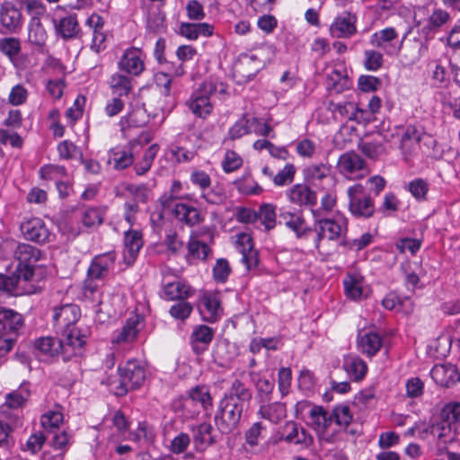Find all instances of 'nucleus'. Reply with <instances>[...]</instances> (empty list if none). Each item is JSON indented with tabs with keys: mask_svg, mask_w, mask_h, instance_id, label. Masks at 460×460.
Listing matches in <instances>:
<instances>
[{
	"mask_svg": "<svg viewBox=\"0 0 460 460\" xmlns=\"http://www.w3.org/2000/svg\"><path fill=\"white\" fill-rule=\"evenodd\" d=\"M80 317L81 310L75 304H65L53 308L52 321L58 332L66 341L70 340L75 345L80 343V348L84 350L90 330L86 326H76Z\"/></svg>",
	"mask_w": 460,
	"mask_h": 460,
	"instance_id": "f257e3e1",
	"label": "nucleus"
},
{
	"mask_svg": "<svg viewBox=\"0 0 460 460\" xmlns=\"http://www.w3.org/2000/svg\"><path fill=\"white\" fill-rule=\"evenodd\" d=\"M432 433L444 444L457 438L460 435V402H451L444 405L439 420L432 426Z\"/></svg>",
	"mask_w": 460,
	"mask_h": 460,
	"instance_id": "f03ea898",
	"label": "nucleus"
},
{
	"mask_svg": "<svg viewBox=\"0 0 460 460\" xmlns=\"http://www.w3.org/2000/svg\"><path fill=\"white\" fill-rule=\"evenodd\" d=\"M217 91L224 93L226 92L224 84L207 80L191 93L186 102V105L196 117L206 119L214 109L212 97Z\"/></svg>",
	"mask_w": 460,
	"mask_h": 460,
	"instance_id": "7ed1b4c3",
	"label": "nucleus"
},
{
	"mask_svg": "<svg viewBox=\"0 0 460 460\" xmlns=\"http://www.w3.org/2000/svg\"><path fill=\"white\" fill-rule=\"evenodd\" d=\"M244 406L234 402L232 397H224L215 415V423L220 432L228 434L235 429L240 422Z\"/></svg>",
	"mask_w": 460,
	"mask_h": 460,
	"instance_id": "20e7f679",
	"label": "nucleus"
},
{
	"mask_svg": "<svg viewBox=\"0 0 460 460\" xmlns=\"http://www.w3.org/2000/svg\"><path fill=\"white\" fill-rule=\"evenodd\" d=\"M119 385L114 387L117 396H123L129 390L138 389L146 381V373L145 367L137 360H128L119 368Z\"/></svg>",
	"mask_w": 460,
	"mask_h": 460,
	"instance_id": "39448f33",
	"label": "nucleus"
},
{
	"mask_svg": "<svg viewBox=\"0 0 460 460\" xmlns=\"http://www.w3.org/2000/svg\"><path fill=\"white\" fill-rule=\"evenodd\" d=\"M35 347L43 354L50 357L61 353L64 360L82 356L84 353V349L80 348V343L75 345L73 341H66V338L62 336L60 339L53 337L40 338L35 341Z\"/></svg>",
	"mask_w": 460,
	"mask_h": 460,
	"instance_id": "423d86ee",
	"label": "nucleus"
},
{
	"mask_svg": "<svg viewBox=\"0 0 460 460\" xmlns=\"http://www.w3.org/2000/svg\"><path fill=\"white\" fill-rule=\"evenodd\" d=\"M347 194L349 197V209L350 213L358 217H370L375 212V205L370 196L367 195L362 184L350 186Z\"/></svg>",
	"mask_w": 460,
	"mask_h": 460,
	"instance_id": "0eeeda50",
	"label": "nucleus"
},
{
	"mask_svg": "<svg viewBox=\"0 0 460 460\" xmlns=\"http://www.w3.org/2000/svg\"><path fill=\"white\" fill-rule=\"evenodd\" d=\"M31 281L27 272L22 275L15 270L11 275L0 273V291L15 296L33 294L36 288Z\"/></svg>",
	"mask_w": 460,
	"mask_h": 460,
	"instance_id": "6e6552de",
	"label": "nucleus"
},
{
	"mask_svg": "<svg viewBox=\"0 0 460 460\" xmlns=\"http://www.w3.org/2000/svg\"><path fill=\"white\" fill-rule=\"evenodd\" d=\"M41 256L40 251L29 244L19 243L14 250V259L17 261L16 270L23 275L28 273V279H32L34 276V268Z\"/></svg>",
	"mask_w": 460,
	"mask_h": 460,
	"instance_id": "1a4fd4ad",
	"label": "nucleus"
},
{
	"mask_svg": "<svg viewBox=\"0 0 460 460\" xmlns=\"http://www.w3.org/2000/svg\"><path fill=\"white\" fill-rule=\"evenodd\" d=\"M315 230L317 232L316 243L323 239L337 240L346 234L348 229L347 219L339 217L337 218H320L316 220Z\"/></svg>",
	"mask_w": 460,
	"mask_h": 460,
	"instance_id": "9d476101",
	"label": "nucleus"
},
{
	"mask_svg": "<svg viewBox=\"0 0 460 460\" xmlns=\"http://www.w3.org/2000/svg\"><path fill=\"white\" fill-rule=\"evenodd\" d=\"M190 181L192 185L199 189L201 198L208 203L218 204L224 200L225 195L222 191L216 190H208L211 186L212 181L209 174L205 171L193 169L190 175Z\"/></svg>",
	"mask_w": 460,
	"mask_h": 460,
	"instance_id": "9b49d317",
	"label": "nucleus"
},
{
	"mask_svg": "<svg viewBox=\"0 0 460 460\" xmlns=\"http://www.w3.org/2000/svg\"><path fill=\"white\" fill-rule=\"evenodd\" d=\"M141 146L140 141L132 140L127 146L115 147L109 152V164L115 170H124L133 164L137 148Z\"/></svg>",
	"mask_w": 460,
	"mask_h": 460,
	"instance_id": "f8f14e48",
	"label": "nucleus"
},
{
	"mask_svg": "<svg viewBox=\"0 0 460 460\" xmlns=\"http://www.w3.org/2000/svg\"><path fill=\"white\" fill-rule=\"evenodd\" d=\"M286 196L297 207L314 208L317 204V193L305 183H296L287 190Z\"/></svg>",
	"mask_w": 460,
	"mask_h": 460,
	"instance_id": "ddd939ff",
	"label": "nucleus"
},
{
	"mask_svg": "<svg viewBox=\"0 0 460 460\" xmlns=\"http://www.w3.org/2000/svg\"><path fill=\"white\" fill-rule=\"evenodd\" d=\"M21 231L26 240L45 243L50 241L51 234L41 218L33 217L21 225Z\"/></svg>",
	"mask_w": 460,
	"mask_h": 460,
	"instance_id": "4468645a",
	"label": "nucleus"
},
{
	"mask_svg": "<svg viewBox=\"0 0 460 460\" xmlns=\"http://www.w3.org/2000/svg\"><path fill=\"white\" fill-rule=\"evenodd\" d=\"M194 294V289L187 282L175 278L172 280H163L162 298L168 301L185 300Z\"/></svg>",
	"mask_w": 460,
	"mask_h": 460,
	"instance_id": "2eb2a0df",
	"label": "nucleus"
},
{
	"mask_svg": "<svg viewBox=\"0 0 460 460\" xmlns=\"http://www.w3.org/2000/svg\"><path fill=\"white\" fill-rule=\"evenodd\" d=\"M0 24L7 33H15L22 25V14L19 8L10 1L0 5Z\"/></svg>",
	"mask_w": 460,
	"mask_h": 460,
	"instance_id": "dca6fc26",
	"label": "nucleus"
},
{
	"mask_svg": "<svg viewBox=\"0 0 460 460\" xmlns=\"http://www.w3.org/2000/svg\"><path fill=\"white\" fill-rule=\"evenodd\" d=\"M357 18L350 13L338 15L330 25L329 31L332 38L347 39L357 33Z\"/></svg>",
	"mask_w": 460,
	"mask_h": 460,
	"instance_id": "f3484780",
	"label": "nucleus"
},
{
	"mask_svg": "<svg viewBox=\"0 0 460 460\" xmlns=\"http://www.w3.org/2000/svg\"><path fill=\"white\" fill-rule=\"evenodd\" d=\"M383 346L382 336L372 330H363L358 333V350L371 358L376 355Z\"/></svg>",
	"mask_w": 460,
	"mask_h": 460,
	"instance_id": "a211bd4d",
	"label": "nucleus"
},
{
	"mask_svg": "<svg viewBox=\"0 0 460 460\" xmlns=\"http://www.w3.org/2000/svg\"><path fill=\"white\" fill-rule=\"evenodd\" d=\"M116 255L112 252L96 255L87 270V276L97 280L105 279L110 270L114 267Z\"/></svg>",
	"mask_w": 460,
	"mask_h": 460,
	"instance_id": "6ab92c4d",
	"label": "nucleus"
},
{
	"mask_svg": "<svg viewBox=\"0 0 460 460\" xmlns=\"http://www.w3.org/2000/svg\"><path fill=\"white\" fill-rule=\"evenodd\" d=\"M338 167L341 173L348 177L361 172L354 177L361 178L364 172H367L365 161L359 155L354 152H348L341 155L338 161Z\"/></svg>",
	"mask_w": 460,
	"mask_h": 460,
	"instance_id": "aec40b11",
	"label": "nucleus"
},
{
	"mask_svg": "<svg viewBox=\"0 0 460 460\" xmlns=\"http://www.w3.org/2000/svg\"><path fill=\"white\" fill-rule=\"evenodd\" d=\"M143 234L137 229L128 228L124 232V261L127 264H132L143 247Z\"/></svg>",
	"mask_w": 460,
	"mask_h": 460,
	"instance_id": "412c9836",
	"label": "nucleus"
},
{
	"mask_svg": "<svg viewBox=\"0 0 460 460\" xmlns=\"http://www.w3.org/2000/svg\"><path fill=\"white\" fill-rule=\"evenodd\" d=\"M236 248L242 253V262L248 270L257 267L259 263L258 252L253 248L252 239L247 234H240L236 239Z\"/></svg>",
	"mask_w": 460,
	"mask_h": 460,
	"instance_id": "4be33fe9",
	"label": "nucleus"
},
{
	"mask_svg": "<svg viewBox=\"0 0 460 460\" xmlns=\"http://www.w3.org/2000/svg\"><path fill=\"white\" fill-rule=\"evenodd\" d=\"M397 39L396 30L393 27H387L372 34L369 42L372 46L384 50L386 55L392 56L396 50L394 42Z\"/></svg>",
	"mask_w": 460,
	"mask_h": 460,
	"instance_id": "5701e85b",
	"label": "nucleus"
},
{
	"mask_svg": "<svg viewBox=\"0 0 460 460\" xmlns=\"http://www.w3.org/2000/svg\"><path fill=\"white\" fill-rule=\"evenodd\" d=\"M23 320L22 314L13 309L0 307V334L17 336L22 328Z\"/></svg>",
	"mask_w": 460,
	"mask_h": 460,
	"instance_id": "b1692460",
	"label": "nucleus"
},
{
	"mask_svg": "<svg viewBox=\"0 0 460 460\" xmlns=\"http://www.w3.org/2000/svg\"><path fill=\"white\" fill-rule=\"evenodd\" d=\"M434 382L441 386L449 387L460 379L456 367L452 364L436 365L430 370Z\"/></svg>",
	"mask_w": 460,
	"mask_h": 460,
	"instance_id": "393cba45",
	"label": "nucleus"
},
{
	"mask_svg": "<svg viewBox=\"0 0 460 460\" xmlns=\"http://www.w3.org/2000/svg\"><path fill=\"white\" fill-rule=\"evenodd\" d=\"M139 323L138 315L128 318L121 329L113 332L111 342L120 345L135 341L139 332Z\"/></svg>",
	"mask_w": 460,
	"mask_h": 460,
	"instance_id": "a878e982",
	"label": "nucleus"
},
{
	"mask_svg": "<svg viewBox=\"0 0 460 460\" xmlns=\"http://www.w3.org/2000/svg\"><path fill=\"white\" fill-rule=\"evenodd\" d=\"M142 55L137 49L127 50L119 62V69L132 75H139L145 68Z\"/></svg>",
	"mask_w": 460,
	"mask_h": 460,
	"instance_id": "bb28decb",
	"label": "nucleus"
},
{
	"mask_svg": "<svg viewBox=\"0 0 460 460\" xmlns=\"http://www.w3.org/2000/svg\"><path fill=\"white\" fill-rule=\"evenodd\" d=\"M202 307L199 313L206 322L215 323L223 314L221 301L217 294H206L202 297Z\"/></svg>",
	"mask_w": 460,
	"mask_h": 460,
	"instance_id": "cd10ccee",
	"label": "nucleus"
},
{
	"mask_svg": "<svg viewBox=\"0 0 460 460\" xmlns=\"http://www.w3.org/2000/svg\"><path fill=\"white\" fill-rule=\"evenodd\" d=\"M214 330L204 324L198 325L194 328L190 339L195 354L200 355L208 349V345L214 338Z\"/></svg>",
	"mask_w": 460,
	"mask_h": 460,
	"instance_id": "c85d7f7f",
	"label": "nucleus"
},
{
	"mask_svg": "<svg viewBox=\"0 0 460 460\" xmlns=\"http://www.w3.org/2000/svg\"><path fill=\"white\" fill-rule=\"evenodd\" d=\"M175 218L188 226H194L203 221L200 211L192 206L184 203H176L172 208Z\"/></svg>",
	"mask_w": 460,
	"mask_h": 460,
	"instance_id": "c756f323",
	"label": "nucleus"
},
{
	"mask_svg": "<svg viewBox=\"0 0 460 460\" xmlns=\"http://www.w3.org/2000/svg\"><path fill=\"white\" fill-rule=\"evenodd\" d=\"M31 395L30 385L28 383H22L20 387L5 395V402L1 406L3 413H7L8 410H17L24 406Z\"/></svg>",
	"mask_w": 460,
	"mask_h": 460,
	"instance_id": "7c9ffc66",
	"label": "nucleus"
},
{
	"mask_svg": "<svg viewBox=\"0 0 460 460\" xmlns=\"http://www.w3.org/2000/svg\"><path fill=\"white\" fill-rule=\"evenodd\" d=\"M284 439L289 443L308 447L313 443V438L297 423L288 421L284 427Z\"/></svg>",
	"mask_w": 460,
	"mask_h": 460,
	"instance_id": "2f4dec72",
	"label": "nucleus"
},
{
	"mask_svg": "<svg viewBox=\"0 0 460 460\" xmlns=\"http://www.w3.org/2000/svg\"><path fill=\"white\" fill-rule=\"evenodd\" d=\"M258 415L271 423L277 424L287 416L286 404L279 402H260Z\"/></svg>",
	"mask_w": 460,
	"mask_h": 460,
	"instance_id": "473e14b6",
	"label": "nucleus"
},
{
	"mask_svg": "<svg viewBox=\"0 0 460 460\" xmlns=\"http://www.w3.org/2000/svg\"><path fill=\"white\" fill-rule=\"evenodd\" d=\"M279 223L284 224L293 231L297 237L303 236L306 232L305 218L301 212H291L281 209L279 212Z\"/></svg>",
	"mask_w": 460,
	"mask_h": 460,
	"instance_id": "72a5a7b5",
	"label": "nucleus"
},
{
	"mask_svg": "<svg viewBox=\"0 0 460 460\" xmlns=\"http://www.w3.org/2000/svg\"><path fill=\"white\" fill-rule=\"evenodd\" d=\"M343 286L346 296L351 300L357 301L366 296L363 287V277L359 274H347L343 279Z\"/></svg>",
	"mask_w": 460,
	"mask_h": 460,
	"instance_id": "f704fd0d",
	"label": "nucleus"
},
{
	"mask_svg": "<svg viewBox=\"0 0 460 460\" xmlns=\"http://www.w3.org/2000/svg\"><path fill=\"white\" fill-rule=\"evenodd\" d=\"M343 369L354 381L363 379L367 372V363L356 355H347L343 360Z\"/></svg>",
	"mask_w": 460,
	"mask_h": 460,
	"instance_id": "c9c22d12",
	"label": "nucleus"
},
{
	"mask_svg": "<svg viewBox=\"0 0 460 460\" xmlns=\"http://www.w3.org/2000/svg\"><path fill=\"white\" fill-rule=\"evenodd\" d=\"M188 254L189 258L193 260L206 261L211 253V248L203 241L199 240L198 232H191L188 241Z\"/></svg>",
	"mask_w": 460,
	"mask_h": 460,
	"instance_id": "e433bc0d",
	"label": "nucleus"
},
{
	"mask_svg": "<svg viewBox=\"0 0 460 460\" xmlns=\"http://www.w3.org/2000/svg\"><path fill=\"white\" fill-rule=\"evenodd\" d=\"M106 212V207H87L81 215L82 224L88 229H96L102 225Z\"/></svg>",
	"mask_w": 460,
	"mask_h": 460,
	"instance_id": "4c0bfd02",
	"label": "nucleus"
},
{
	"mask_svg": "<svg viewBox=\"0 0 460 460\" xmlns=\"http://www.w3.org/2000/svg\"><path fill=\"white\" fill-rule=\"evenodd\" d=\"M328 110H330L334 119H348V120H355L357 119L358 112L361 111L357 104L353 102H344L335 103L334 102H330L328 105Z\"/></svg>",
	"mask_w": 460,
	"mask_h": 460,
	"instance_id": "58836bf2",
	"label": "nucleus"
},
{
	"mask_svg": "<svg viewBox=\"0 0 460 460\" xmlns=\"http://www.w3.org/2000/svg\"><path fill=\"white\" fill-rule=\"evenodd\" d=\"M309 418L314 429L321 434H323L332 424L331 415L322 406H312Z\"/></svg>",
	"mask_w": 460,
	"mask_h": 460,
	"instance_id": "ea45409f",
	"label": "nucleus"
},
{
	"mask_svg": "<svg viewBox=\"0 0 460 460\" xmlns=\"http://www.w3.org/2000/svg\"><path fill=\"white\" fill-rule=\"evenodd\" d=\"M109 86L114 95L128 96L132 91L131 78L120 73H115L109 79Z\"/></svg>",
	"mask_w": 460,
	"mask_h": 460,
	"instance_id": "a19ab883",
	"label": "nucleus"
},
{
	"mask_svg": "<svg viewBox=\"0 0 460 460\" xmlns=\"http://www.w3.org/2000/svg\"><path fill=\"white\" fill-rule=\"evenodd\" d=\"M55 28L58 34L63 39L75 38L79 32V24L75 15H68L55 22Z\"/></svg>",
	"mask_w": 460,
	"mask_h": 460,
	"instance_id": "79ce46f5",
	"label": "nucleus"
},
{
	"mask_svg": "<svg viewBox=\"0 0 460 460\" xmlns=\"http://www.w3.org/2000/svg\"><path fill=\"white\" fill-rule=\"evenodd\" d=\"M450 19V14L440 8L435 9L427 20L426 24L422 27V32L429 35L437 31L440 27L446 24Z\"/></svg>",
	"mask_w": 460,
	"mask_h": 460,
	"instance_id": "37998d69",
	"label": "nucleus"
},
{
	"mask_svg": "<svg viewBox=\"0 0 460 460\" xmlns=\"http://www.w3.org/2000/svg\"><path fill=\"white\" fill-rule=\"evenodd\" d=\"M252 393L241 380L234 379L226 394L224 397H232L234 402H239L242 405H245L252 399Z\"/></svg>",
	"mask_w": 460,
	"mask_h": 460,
	"instance_id": "c03bdc74",
	"label": "nucleus"
},
{
	"mask_svg": "<svg viewBox=\"0 0 460 460\" xmlns=\"http://www.w3.org/2000/svg\"><path fill=\"white\" fill-rule=\"evenodd\" d=\"M48 38L39 17H31L28 27V40L31 44L43 46Z\"/></svg>",
	"mask_w": 460,
	"mask_h": 460,
	"instance_id": "a18cd8bd",
	"label": "nucleus"
},
{
	"mask_svg": "<svg viewBox=\"0 0 460 460\" xmlns=\"http://www.w3.org/2000/svg\"><path fill=\"white\" fill-rule=\"evenodd\" d=\"M158 151L159 146L157 144H153L145 150L142 158L134 164L137 175H144L150 170Z\"/></svg>",
	"mask_w": 460,
	"mask_h": 460,
	"instance_id": "49530a36",
	"label": "nucleus"
},
{
	"mask_svg": "<svg viewBox=\"0 0 460 460\" xmlns=\"http://www.w3.org/2000/svg\"><path fill=\"white\" fill-rule=\"evenodd\" d=\"M198 402L200 404L202 409L207 410L212 405V398L208 392V389L204 386H196L191 389L189 394V398L185 400L184 404Z\"/></svg>",
	"mask_w": 460,
	"mask_h": 460,
	"instance_id": "de8ad7c7",
	"label": "nucleus"
},
{
	"mask_svg": "<svg viewBox=\"0 0 460 460\" xmlns=\"http://www.w3.org/2000/svg\"><path fill=\"white\" fill-rule=\"evenodd\" d=\"M331 173V166L325 164H310L303 171L304 178L308 182H314L328 177Z\"/></svg>",
	"mask_w": 460,
	"mask_h": 460,
	"instance_id": "09e8293b",
	"label": "nucleus"
},
{
	"mask_svg": "<svg viewBox=\"0 0 460 460\" xmlns=\"http://www.w3.org/2000/svg\"><path fill=\"white\" fill-rule=\"evenodd\" d=\"M22 50L21 41L15 37L0 38V52L14 64L16 57Z\"/></svg>",
	"mask_w": 460,
	"mask_h": 460,
	"instance_id": "8fccbe9b",
	"label": "nucleus"
},
{
	"mask_svg": "<svg viewBox=\"0 0 460 460\" xmlns=\"http://www.w3.org/2000/svg\"><path fill=\"white\" fill-rule=\"evenodd\" d=\"M423 135V130L415 125H408L402 137H401V147L410 148L413 145H418Z\"/></svg>",
	"mask_w": 460,
	"mask_h": 460,
	"instance_id": "3c124183",
	"label": "nucleus"
},
{
	"mask_svg": "<svg viewBox=\"0 0 460 460\" xmlns=\"http://www.w3.org/2000/svg\"><path fill=\"white\" fill-rule=\"evenodd\" d=\"M257 219H260L266 230H271L276 226V210L272 204H262L258 212Z\"/></svg>",
	"mask_w": 460,
	"mask_h": 460,
	"instance_id": "603ef678",
	"label": "nucleus"
},
{
	"mask_svg": "<svg viewBox=\"0 0 460 460\" xmlns=\"http://www.w3.org/2000/svg\"><path fill=\"white\" fill-rule=\"evenodd\" d=\"M332 423L334 421L341 429H346L352 420V414L348 405L336 406L332 413Z\"/></svg>",
	"mask_w": 460,
	"mask_h": 460,
	"instance_id": "864d4df0",
	"label": "nucleus"
},
{
	"mask_svg": "<svg viewBox=\"0 0 460 460\" xmlns=\"http://www.w3.org/2000/svg\"><path fill=\"white\" fill-rule=\"evenodd\" d=\"M251 133V118L243 115L229 129L230 139L235 140Z\"/></svg>",
	"mask_w": 460,
	"mask_h": 460,
	"instance_id": "5fc2aeb1",
	"label": "nucleus"
},
{
	"mask_svg": "<svg viewBox=\"0 0 460 460\" xmlns=\"http://www.w3.org/2000/svg\"><path fill=\"white\" fill-rule=\"evenodd\" d=\"M257 398L260 402H267L271 400L274 391V382L267 378H259L255 383Z\"/></svg>",
	"mask_w": 460,
	"mask_h": 460,
	"instance_id": "6e6d98bb",
	"label": "nucleus"
},
{
	"mask_svg": "<svg viewBox=\"0 0 460 460\" xmlns=\"http://www.w3.org/2000/svg\"><path fill=\"white\" fill-rule=\"evenodd\" d=\"M63 414L59 411H49L41 416L40 423L48 432H55L63 422Z\"/></svg>",
	"mask_w": 460,
	"mask_h": 460,
	"instance_id": "4d7b16f0",
	"label": "nucleus"
},
{
	"mask_svg": "<svg viewBox=\"0 0 460 460\" xmlns=\"http://www.w3.org/2000/svg\"><path fill=\"white\" fill-rule=\"evenodd\" d=\"M193 311V306L190 303L185 300H180L172 305L169 310L170 315L181 321H185L190 315Z\"/></svg>",
	"mask_w": 460,
	"mask_h": 460,
	"instance_id": "13d9d810",
	"label": "nucleus"
},
{
	"mask_svg": "<svg viewBox=\"0 0 460 460\" xmlns=\"http://www.w3.org/2000/svg\"><path fill=\"white\" fill-rule=\"evenodd\" d=\"M384 63L383 54L375 49L364 51V66L368 71H377Z\"/></svg>",
	"mask_w": 460,
	"mask_h": 460,
	"instance_id": "bf43d9fd",
	"label": "nucleus"
},
{
	"mask_svg": "<svg viewBox=\"0 0 460 460\" xmlns=\"http://www.w3.org/2000/svg\"><path fill=\"white\" fill-rule=\"evenodd\" d=\"M296 174V167L292 164H287L281 171L273 177V183L282 187L293 182Z\"/></svg>",
	"mask_w": 460,
	"mask_h": 460,
	"instance_id": "052dcab7",
	"label": "nucleus"
},
{
	"mask_svg": "<svg viewBox=\"0 0 460 460\" xmlns=\"http://www.w3.org/2000/svg\"><path fill=\"white\" fill-rule=\"evenodd\" d=\"M213 428L211 424L203 422L194 430V441L197 444L210 445L214 442L211 432Z\"/></svg>",
	"mask_w": 460,
	"mask_h": 460,
	"instance_id": "680f3d73",
	"label": "nucleus"
},
{
	"mask_svg": "<svg viewBox=\"0 0 460 460\" xmlns=\"http://www.w3.org/2000/svg\"><path fill=\"white\" fill-rule=\"evenodd\" d=\"M232 269L229 262L226 259H218L213 267V278L217 282L225 283L226 282Z\"/></svg>",
	"mask_w": 460,
	"mask_h": 460,
	"instance_id": "e2e57ef3",
	"label": "nucleus"
},
{
	"mask_svg": "<svg viewBox=\"0 0 460 460\" xmlns=\"http://www.w3.org/2000/svg\"><path fill=\"white\" fill-rule=\"evenodd\" d=\"M408 190L416 199L424 200L429 191V184L423 179H414L409 182Z\"/></svg>",
	"mask_w": 460,
	"mask_h": 460,
	"instance_id": "0e129e2a",
	"label": "nucleus"
},
{
	"mask_svg": "<svg viewBox=\"0 0 460 460\" xmlns=\"http://www.w3.org/2000/svg\"><path fill=\"white\" fill-rule=\"evenodd\" d=\"M96 280L87 276L82 288V295L85 299L91 300L93 303H100L99 285L96 283Z\"/></svg>",
	"mask_w": 460,
	"mask_h": 460,
	"instance_id": "69168bd1",
	"label": "nucleus"
},
{
	"mask_svg": "<svg viewBox=\"0 0 460 460\" xmlns=\"http://www.w3.org/2000/svg\"><path fill=\"white\" fill-rule=\"evenodd\" d=\"M28 95L27 88L23 84H18L12 87L8 95V102L13 106L22 105L26 102Z\"/></svg>",
	"mask_w": 460,
	"mask_h": 460,
	"instance_id": "338daca9",
	"label": "nucleus"
},
{
	"mask_svg": "<svg viewBox=\"0 0 460 460\" xmlns=\"http://www.w3.org/2000/svg\"><path fill=\"white\" fill-rule=\"evenodd\" d=\"M172 157L177 163H189L197 155V150L188 149L184 146H175L171 149Z\"/></svg>",
	"mask_w": 460,
	"mask_h": 460,
	"instance_id": "774afa93",
	"label": "nucleus"
}]
</instances>
